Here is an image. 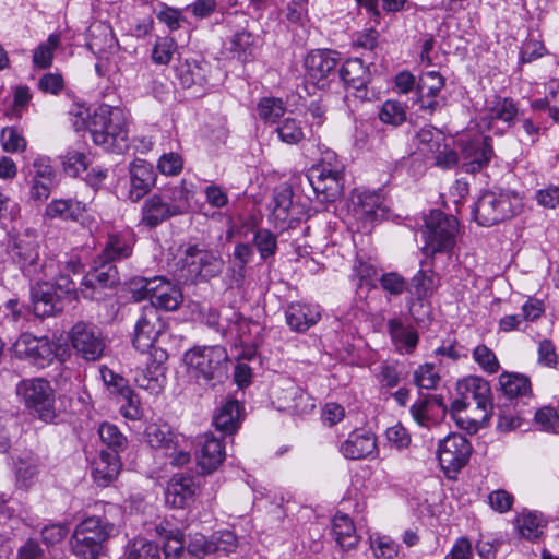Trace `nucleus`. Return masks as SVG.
I'll return each instance as SVG.
<instances>
[{"instance_id":"1","label":"nucleus","mask_w":559,"mask_h":559,"mask_svg":"<svg viewBox=\"0 0 559 559\" xmlns=\"http://www.w3.org/2000/svg\"><path fill=\"white\" fill-rule=\"evenodd\" d=\"M459 399L451 403L450 413L456 423L469 429L479 420L487 418L488 409L492 408L491 389L489 383L476 376L460 380L456 384Z\"/></svg>"},{"instance_id":"2","label":"nucleus","mask_w":559,"mask_h":559,"mask_svg":"<svg viewBox=\"0 0 559 559\" xmlns=\"http://www.w3.org/2000/svg\"><path fill=\"white\" fill-rule=\"evenodd\" d=\"M192 197L193 192L185 182L150 195L142 204L140 225L155 228L171 217L187 214Z\"/></svg>"},{"instance_id":"3","label":"nucleus","mask_w":559,"mask_h":559,"mask_svg":"<svg viewBox=\"0 0 559 559\" xmlns=\"http://www.w3.org/2000/svg\"><path fill=\"white\" fill-rule=\"evenodd\" d=\"M188 376L199 385L213 388L227 378L228 354L223 346H194L183 356Z\"/></svg>"},{"instance_id":"4","label":"nucleus","mask_w":559,"mask_h":559,"mask_svg":"<svg viewBox=\"0 0 559 559\" xmlns=\"http://www.w3.org/2000/svg\"><path fill=\"white\" fill-rule=\"evenodd\" d=\"M93 141L108 151L121 153L128 147L124 114L119 108L99 107L88 124Z\"/></svg>"},{"instance_id":"5","label":"nucleus","mask_w":559,"mask_h":559,"mask_svg":"<svg viewBox=\"0 0 559 559\" xmlns=\"http://www.w3.org/2000/svg\"><path fill=\"white\" fill-rule=\"evenodd\" d=\"M115 526L99 516H86L74 528L71 537L73 554L81 559H98Z\"/></svg>"},{"instance_id":"6","label":"nucleus","mask_w":559,"mask_h":559,"mask_svg":"<svg viewBox=\"0 0 559 559\" xmlns=\"http://www.w3.org/2000/svg\"><path fill=\"white\" fill-rule=\"evenodd\" d=\"M523 207L522 198L514 191H486L475 204V221L492 226L518 215Z\"/></svg>"},{"instance_id":"7","label":"nucleus","mask_w":559,"mask_h":559,"mask_svg":"<svg viewBox=\"0 0 559 559\" xmlns=\"http://www.w3.org/2000/svg\"><path fill=\"white\" fill-rule=\"evenodd\" d=\"M425 224L423 251L426 255L449 252L454 248L459 230V222L454 216L435 210L425 219Z\"/></svg>"},{"instance_id":"8","label":"nucleus","mask_w":559,"mask_h":559,"mask_svg":"<svg viewBox=\"0 0 559 559\" xmlns=\"http://www.w3.org/2000/svg\"><path fill=\"white\" fill-rule=\"evenodd\" d=\"M132 285L136 299H150V307H154L155 310L174 311L183 299L180 289L162 277L136 278Z\"/></svg>"},{"instance_id":"9","label":"nucleus","mask_w":559,"mask_h":559,"mask_svg":"<svg viewBox=\"0 0 559 559\" xmlns=\"http://www.w3.org/2000/svg\"><path fill=\"white\" fill-rule=\"evenodd\" d=\"M16 393L22 397L25 406L33 409L41 420L46 423L53 420L55 394L47 380L43 378L22 380L16 385Z\"/></svg>"},{"instance_id":"10","label":"nucleus","mask_w":559,"mask_h":559,"mask_svg":"<svg viewBox=\"0 0 559 559\" xmlns=\"http://www.w3.org/2000/svg\"><path fill=\"white\" fill-rule=\"evenodd\" d=\"M309 181L322 202H333L340 198L344 188L343 167L323 159L309 171Z\"/></svg>"},{"instance_id":"11","label":"nucleus","mask_w":559,"mask_h":559,"mask_svg":"<svg viewBox=\"0 0 559 559\" xmlns=\"http://www.w3.org/2000/svg\"><path fill=\"white\" fill-rule=\"evenodd\" d=\"M182 262L187 270L186 280L192 282L216 277L224 267V260L219 253L200 249L197 246H191L186 250Z\"/></svg>"},{"instance_id":"12","label":"nucleus","mask_w":559,"mask_h":559,"mask_svg":"<svg viewBox=\"0 0 559 559\" xmlns=\"http://www.w3.org/2000/svg\"><path fill=\"white\" fill-rule=\"evenodd\" d=\"M69 340L75 354L86 361L98 360L105 350L102 331L93 323L76 322L70 331Z\"/></svg>"},{"instance_id":"13","label":"nucleus","mask_w":559,"mask_h":559,"mask_svg":"<svg viewBox=\"0 0 559 559\" xmlns=\"http://www.w3.org/2000/svg\"><path fill=\"white\" fill-rule=\"evenodd\" d=\"M12 350L16 358L45 368L53 361L57 346L47 336L37 337L31 333H23L14 342Z\"/></svg>"},{"instance_id":"14","label":"nucleus","mask_w":559,"mask_h":559,"mask_svg":"<svg viewBox=\"0 0 559 559\" xmlns=\"http://www.w3.org/2000/svg\"><path fill=\"white\" fill-rule=\"evenodd\" d=\"M95 266L84 276L80 293L83 298L100 300L104 298V289L112 288L119 284L120 277L117 267L107 262L95 260Z\"/></svg>"},{"instance_id":"15","label":"nucleus","mask_w":559,"mask_h":559,"mask_svg":"<svg viewBox=\"0 0 559 559\" xmlns=\"http://www.w3.org/2000/svg\"><path fill=\"white\" fill-rule=\"evenodd\" d=\"M472 445L460 433H451L439 442L438 459L445 473L461 471L469 461Z\"/></svg>"},{"instance_id":"16","label":"nucleus","mask_w":559,"mask_h":559,"mask_svg":"<svg viewBox=\"0 0 559 559\" xmlns=\"http://www.w3.org/2000/svg\"><path fill=\"white\" fill-rule=\"evenodd\" d=\"M164 330V323L154 307H144L135 324L133 346L141 353L154 350V343Z\"/></svg>"},{"instance_id":"17","label":"nucleus","mask_w":559,"mask_h":559,"mask_svg":"<svg viewBox=\"0 0 559 559\" xmlns=\"http://www.w3.org/2000/svg\"><path fill=\"white\" fill-rule=\"evenodd\" d=\"M195 456L203 474L213 473L225 460V445L212 432H206L199 437Z\"/></svg>"},{"instance_id":"18","label":"nucleus","mask_w":559,"mask_h":559,"mask_svg":"<svg viewBox=\"0 0 559 559\" xmlns=\"http://www.w3.org/2000/svg\"><path fill=\"white\" fill-rule=\"evenodd\" d=\"M492 154L489 138L477 136L468 141H461L462 167L466 173L479 171L487 166Z\"/></svg>"},{"instance_id":"19","label":"nucleus","mask_w":559,"mask_h":559,"mask_svg":"<svg viewBox=\"0 0 559 559\" xmlns=\"http://www.w3.org/2000/svg\"><path fill=\"white\" fill-rule=\"evenodd\" d=\"M293 195V189L288 183H282L274 189L270 219L275 227L282 229L292 228L294 222L297 221Z\"/></svg>"},{"instance_id":"20","label":"nucleus","mask_w":559,"mask_h":559,"mask_svg":"<svg viewBox=\"0 0 559 559\" xmlns=\"http://www.w3.org/2000/svg\"><path fill=\"white\" fill-rule=\"evenodd\" d=\"M340 62V53L333 50H314L305 59L307 78L313 83L319 84L330 74L334 73Z\"/></svg>"},{"instance_id":"21","label":"nucleus","mask_w":559,"mask_h":559,"mask_svg":"<svg viewBox=\"0 0 559 559\" xmlns=\"http://www.w3.org/2000/svg\"><path fill=\"white\" fill-rule=\"evenodd\" d=\"M340 451L348 460H364L376 457L378 445L376 436L368 431H353L342 442Z\"/></svg>"},{"instance_id":"22","label":"nucleus","mask_w":559,"mask_h":559,"mask_svg":"<svg viewBox=\"0 0 559 559\" xmlns=\"http://www.w3.org/2000/svg\"><path fill=\"white\" fill-rule=\"evenodd\" d=\"M175 71L182 87L193 90L194 94L202 93L207 84L209 64L206 62L179 60Z\"/></svg>"},{"instance_id":"23","label":"nucleus","mask_w":559,"mask_h":559,"mask_svg":"<svg viewBox=\"0 0 559 559\" xmlns=\"http://www.w3.org/2000/svg\"><path fill=\"white\" fill-rule=\"evenodd\" d=\"M197 490L198 485L193 476L178 473L170 478L166 488L165 499L173 508L181 509L193 499Z\"/></svg>"},{"instance_id":"24","label":"nucleus","mask_w":559,"mask_h":559,"mask_svg":"<svg viewBox=\"0 0 559 559\" xmlns=\"http://www.w3.org/2000/svg\"><path fill=\"white\" fill-rule=\"evenodd\" d=\"M34 313L37 317H49L61 311V295L49 283H38L32 288Z\"/></svg>"},{"instance_id":"25","label":"nucleus","mask_w":559,"mask_h":559,"mask_svg":"<svg viewBox=\"0 0 559 559\" xmlns=\"http://www.w3.org/2000/svg\"><path fill=\"white\" fill-rule=\"evenodd\" d=\"M354 215L364 222L372 223L382 219L388 214L384 198L377 192H362L354 203Z\"/></svg>"},{"instance_id":"26","label":"nucleus","mask_w":559,"mask_h":559,"mask_svg":"<svg viewBox=\"0 0 559 559\" xmlns=\"http://www.w3.org/2000/svg\"><path fill=\"white\" fill-rule=\"evenodd\" d=\"M130 185L129 199L138 202L155 185L153 167L144 160L134 162L130 167Z\"/></svg>"},{"instance_id":"27","label":"nucleus","mask_w":559,"mask_h":559,"mask_svg":"<svg viewBox=\"0 0 559 559\" xmlns=\"http://www.w3.org/2000/svg\"><path fill=\"white\" fill-rule=\"evenodd\" d=\"M121 461L117 453L102 450L97 459L92 463V476L100 487L109 486L119 475Z\"/></svg>"},{"instance_id":"28","label":"nucleus","mask_w":559,"mask_h":559,"mask_svg":"<svg viewBox=\"0 0 559 559\" xmlns=\"http://www.w3.org/2000/svg\"><path fill=\"white\" fill-rule=\"evenodd\" d=\"M148 354L150 357L154 356V359L147 362L144 369L136 370L134 381L142 389L155 391L162 388L160 380L164 378L163 362L166 359V353L155 349V353L150 352Z\"/></svg>"},{"instance_id":"29","label":"nucleus","mask_w":559,"mask_h":559,"mask_svg":"<svg viewBox=\"0 0 559 559\" xmlns=\"http://www.w3.org/2000/svg\"><path fill=\"white\" fill-rule=\"evenodd\" d=\"M286 322L292 330L305 332L321 318L318 307L306 304H292L286 312Z\"/></svg>"},{"instance_id":"30","label":"nucleus","mask_w":559,"mask_h":559,"mask_svg":"<svg viewBox=\"0 0 559 559\" xmlns=\"http://www.w3.org/2000/svg\"><path fill=\"white\" fill-rule=\"evenodd\" d=\"M201 544L203 554H223L228 555L238 548V538L234 532L224 530L214 532L207 539L203 536L193 542V546Z\"/></svg>"},{"instance_id":"31","label":"nucleus","mask_w":559,"mask_h":559,"mask_svg":"<svg viewBox=\"0 0 559 559\" xmlns=\"http://www.w3.org/2000/svg\"><path fill=\"white\" fill-rule=\"evenodd\" d=\"M134 239L130 235L111 234L102 251L98 254L99 261L112 262L127 259L132 254Z\"/></svg>"},{"instance_id":"32","label":"nucleus","mask_w":559,"mask_h":559,"mask_svg":"<svg viewBox=\"0 0 559 559\" xmlns=\"http://www.w3.org/2000/svg\"><path fill=\"white\" fill-rule=\"evenodd\" d=\"M338 75L347 87L358 92L365 90L370 81L368 68L358 58L346 60L341 67Z\"/></svg>"},{"instance_id":"33","label":"nucleus","mask_w":559,"mask_h":559,"mask_svg":"<svg viewBox=\"0 0 559 559\" xmlns=\"http://www.w3.org/2000/svg\"><path fill=\"white\" fill-rule=\"evenodd\" d=\"M10 254L24 273L32 275L37 272L39 252L35 243L23 240L17 241L11 247Z\"/></svg>"},{"instance_id":"34","label":"nucleus","mask_w":559,"mask_h":559,"mask_svg":"<svg viewBox=\"0 0 559 559\" xmlns=\"http://www.w3.org/2000/svg\"><path fill=\"white\" fill-rule=\"evenodd\" d=\"M144 438L151 448L159 450L163 453L174 450L176 447V440L179 439V437L171 431L168 425L156 423L146 426Z\"/></svg>"},{"instance_id":"35","label":"nucleus","mask_w":559,"mask_h":559,"mask_svg":"<svg viewBox=\"0 0 559 559\" xmlns=\"http://www.w3.org/2000/svg\"><path fill=\"white\" fill-rule=\"evenodd\" d=\"M241 406L237 401L226 402L214 416L215 428L225 433H235L240 426Z\"/></svg>"},{"instance_id":"36","label":"nucleus","mask_w":559,"mask_h":559,"mask_svg":"<svg viewBox=\"0 0 559 559\" xmlns=\"http://www.w3.org/2000/svg\"><path fill=\"white\" fill-rule=\"evenodd\" d=\"M85 212V204L72 199L52 200L45 210V216L63 221H78Z\"/></svg>"},{"instance_id":"37","label":"nucleus","mask_w":559,"mask_h":559,"mask_svg":"<svg viewBox=\"0 0 559 559\" xmlns=\"http://www.w3.org/2000/svg\"><path fill=\"white\" fill-rule=\"evenodd\" d=\"M333 534L337 544L343 549H353L358 545L359 537L353 521L346 514H335L332 525Z\"/></svg>"},{"instance_id":"38","label":"nucleus","mask_w":559,"mask_h":559,"mask_svg":"<svg viewBox=\"0 0 559 559\" xmlns=\"http://www.w3.org/2000/svg\"><path fill=\"white\" fill-rule=\"evenodd\" d=\"M499 384L503 393L511 399L528 395L532 391L530 379L519 373H502L499 377Z\"/></svg>"},{"instance_id":"39","label":"nucleus","mask_w":559,"mask_h":559,"mask_svg":"<svg viewBox=\"0 0 559 559\" xmlns=\"http://www.w3.org/2000/svg\"><path fill=\"white\" fill-rule=\"evenodd\" d=\"M60 35L50 34L46 41L39 44L33 51V63L39 69L50 68L53 60L55 50L60 45Z\"/></svg>"},{"instance_id":"40","label":"nucleus","mask_w":559,"mask_h":559,"mask_svg":"<svg viewBox=\"0 0 559 559\" xmlns=\"http://www.w3.org/2000/svg\"><path fill=\"white\" fill-rule=\"evenodd\" d=\"M417 146L418 150L429 158L432 154L440 152L442 147V142L444 141L443 134L433 128H423L417 132Z\"/></svg>"},{"instance_id":"41","label":"nucleus","mask_w":559,"mask_h":559,"mask_svg":"<svg viewBox=\"0 0 559 559\" xmlns=\"http://www.w3.org/2000/svg\"><path fill=\"white\" fill-rule=\"evenodd\" d=\"M98 435L110 453L119 455V452L123 451L127 447L128 440L126 436L114 424L103 423L98 428Z\"/></svg>"},{"instance_id":"42","label":"nucleus","mask_w":559,"mask_h":559,"mask_svg":"<svg viewBox=\"0 0 559 559\" xmlns=\"http://www.w3.org/2000/svg\"><path fill=\"white\" fill-rule=\"evenodd\" d=\"M177 52L178 45L173 37H158L152 49V61L158 66H167Z\"/></svg>"},{"instance_id":"43","label":"nucleus","mask_w":559,"mask_h":559,"mask_svg":"<svg viewBox=\"0 0 559 559\" xmlns=\"http://www.w3.org/2000/svg\"><path fill=\"white\" fill-rule=\"evenodd\" d=\"M254 41L255 38L251 33L238 32L231 39L230 50L238 60L246 62L253 55Z\"/></svg>"},{"instance_id":"44","label":"nucleus","mask_w":559,"mask_h":559,"mask_svg":"<svg viewBox=\"0 0 559 559\" xmlns=\"http://www.w3.org/2000/svg\"><path fill=\"white\" fill-rule=\"evenodd\" d=\"M259 117L266 123H274L285 114V106L281 98L263 97L257 106Z\"/></svg>"},{"instance_id":"45","label":"nucleus","mask_w":559,"mask_h":559,"mask_svg":"<svg viewBox=\"0 0 559 559\" xmlns=\"http://www.w3.org/2000/svg\"><path fill=\"white\" fill-rule=\"evenodd\" d=\"M516 526L521 536L536 539L542 534L543 519L537 513H522L516 518Z\"/></svg>"},{"instance_id":"46","label":"nucleus","mask_w":559,"mask_h":559,"mask_svg":"<svg viewBox=\"0 0 559 559\" xmlns=\"http://www.w3.org/2000/svg\"><path fill=\"white\" fill-rule=\"evenodd\" d=\"M32 99L31 91L27 86H17L14 90L12 103L3 109V115L10 119H20L27 109Z\"/></svg>"},{"instance_id":"47","label":"nucleus","mask_w":559,"mask_h":559,"mask_svg":"<svg viewBox=\"0 0 559 559\" xmlns=\"http://www.w3.org/2000/svg\"><path fill=\"white\" fill-rule=\"evenodd\" d=\"M126 559H160L159 547L144 538L134 539L127 550Z\"/></svg>"},{"instance_id":"48","label":"nucleus","mask_w":559,"mask_h":559,"mask_svg":"<svg viewBox=\"0 0 559 559\" xmlns=\"http://www.w3.org/2000/svg\"><path fill=\"white\" fill-rule=\"evenodd\" d=\"M0 142L7 153H21L26 150V140L15 127H5L1 130Z\"/></svg>"},{"instance_id":"49","label":"nucleus","mask_w":559,"mask_h":559,"mask_svg":"<svg viewBox=\"0 0 559 559\" xmlns=\"http://www.w3.org/2000/svg\"><path fill=\"white\" fill-rule=\"evenodd\" d=\"M38 460L33 456L19 457L15 463L16 480L24 487H28L38 474Z\"/></svg>"},{"instance_id":"50","label":"nucleus","mask_w":559,"mask_h":559,"mask_svg":"<svg viewBox=\"0 0 559 559\" xmlns=\"http://www.w3.org/2000/svg\"><path fill=\"white\" fill-rule=\"evenodd\" d=\"M445 85V79L437 71H428L424 73L418 82L417 92L418 94L427 96H437Z\"/></svg>"},{"instance_id":"51","label":"nucleus","mask_w":559,"mask_h":559,"mask_svg":"<svg viewBox=\"0 0 559 559\" xmlns=\"http://www.w3.org/2000/svg\"><path fill=\"white\" fill-rule=\"evenodd\" d=\"M473 358L475 362L487 373H497L500 369L499 360L488 346L480 344L473 350Z\"/></svg>"},{"instance_id":"52","label":"nucleus","mask_w":559,"mask_h":559,"mask_svg":"<svg viewBox=\"0 0 559 559\" xmlns=\"http://www.w3.org/2000/svg\"><path fill=\"white\" fill-rule=\"evenodd\" d=\"M392 337L404 345L407 352H412L418 343V334L415 330L405 329L400 320H390L388 323Z\"/></svg>"},{"instance_id":"53","label":"nucleus","mask_w":559,"mask_h":559,"mask_svg":"<svg viewBox=\"0 0 559 559\" xmlns=\"http://www.w3.org/2000/svg\"><path fill=\"white\" fill-rule=\"evenodd\" d=\"M414 382L420 389H436L440 382V374L433 364L426 362L414 371Z\"/></svg>"},{"instance_id":"54","label":"nucleus","mask_w":559,"mask_h":559,"mask_svg":"<svg viewBox=\"0 0 559 559\" xmlns=\"http://www.w3.org/2000/svg\"><path fill=\"white\" fill-rule=\"evenodd\" d=\"M379 119L391 126H400L406 120V111L397 100H386L380 111Z\"/></svg>"},{"instance_id":"55","label":"nucleus","mask_w":559,"mask_h":559,"mask_svg":"<svg viewBox=\"0 0 559 559\" xmlns=\"http://www.w3.org/2000/svg\"><path fill=\"white\" fill-rule=\"evenodd\" d=\"M253 243L262 260L273 257L277 249V240L269 229H258L253 237Z\"/></svg>"},{"instance_id":"56","label":"nucleus","mask_w":559,"mask_h":559,"mask_svg":"<svg viewBox=\"0 0 559 559\" xmlns=\"http://www.w3.org/2000/svg\"><path fill=\"white\" fill-rule=\"evenodd\" d=\"M490 118L510 123L518 115L516 104L510 98H497L489 108Z\"/></svg>"},{"instance_id":"57","label":"nucleus","mask_w":559,"mask_h":559,"mask_svg":"<svg viewBox=\"0 0 559 559\" xmlns=\"http://www.w3.org/2000/svg\"><path fill=\"white\" fill-rule=\"evenodd\" d=\"M88 163L87 155L76 150H70L62 156L64 171L73 177L86 170Z\"/></svg>"},{"instance_id":"58","label":"nucleus","mask_w":559,"mask_h":559,"mask_svg":"<svg viewBox=\"0 0 559 559\" xmlns=\"http://www.w3.org/2000/svg\"><path fill=\"white\" fill-rule=\"evenodd\" d=\"M411 413L417 424L424 427H429L436 424L439 414L433 411L429 403L423 397L419 399L412 407Z\"/></svg>"},{"instance_id":"59","label":"nucleus","mask_w":559,"mask_h":559,"mask_svg":"<svg viewBox=\"0 0 559 559\" xmlns=\"http://www.w3.org/2000/svg\"><path fill=\"white\" fill-rule=\"evenodd\" d=\"M407 290L419 299L428 297L433 292V280L426 272L418 271L411 280Z\"/></svg>"},{"instance_id":"60","label":"nucleus","mask_w":559,"mask_h":559,"mask_svg":"<svg viewBox=\"0 0 559 559\" xmlns=\"http://www.w3.org/2000/svg\"><path fill=\"white\" fill-rule=\"evenodd\" d=\"M118 403L120 404V413L124 418L139 420L143 416L140 399L133 390L130 391V394H123Z\"/></svg>"},{"instance_id":"61","label":"nucleus","mask_w":559,"mask_h":559,"mask_svg":"<svg viewBox=\"0 0 559 559\" xmlns=\"http://www.w3.org/2000/svg\"><path fill=\"white\" fill-rule=\"evenodd\" d=\"M276 132L282 142L296 144L304 139V132L299 123L292 118H286L277 127Z\"/></svg>"},{"instance_id":"62","label":"nucleus","mask_w":559,"mask_h":559,"mask_svg":"<svg viewBox=\"0 0 559 559\" xmlns=\"http://www.w3.org/2000/svg\"><path fill=\"white\" fill-rule=\"evenodd\" d=\"M293 400V405L288 406L295 414H306L314 408L313 399L302 389L293 386L287 391Z\"/></svg>"},{"instance_id":"63","label":"nucleus","mask_w":559,"mask_h":559,"mask_svg":"<svg viewBox=\"0 0 559 559\" xmlns=\"http://www.w3.org/2000/svg\"><path fill=\"white\" fill-rule=\"evenodd\" d=\"M535 421L544 431L557 432L559 429V415L554 407H543L535 413Z\"/></svg>"},{"instance_id":"64","label":"nucleus","mask_w":559,"mask_h":559,"mask_svg":"<svg viewBox=\"0 0 559 559\" xmlns=\"http://www.w3.org/2000/svg\"><path fill=\"white\" fill-rule=\"evenodd\" d=\"M371 544L377 558L394 559L399 554V545L388 536L377 537Z\"/></svg>"}]
</instances>
